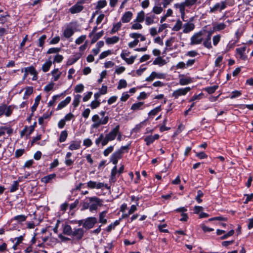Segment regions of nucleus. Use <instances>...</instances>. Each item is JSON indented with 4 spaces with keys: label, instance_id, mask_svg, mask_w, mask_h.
<instances>
[{
    "label": "nucleus",
    "instance_id": "obj_1",
    "mask_svg": "<svg viewBox=\"0 0 253 253\" xmlns=\"http://www.w3.org/2000/svg\"><path fill=\"white\" fill-rule=\"evenodd\" d=\"M130 146V143H129L126 146H122L119 149L114 152L110 157V162L116 165L118 163V160L122 158L123 154L125 152L127 153L128 152Z\"/></svg>",
    "mask_w": 253,
    "mask_h": 253
},
{
    "label": "nucleus",
    "instance_id": "obj_2",
    "mask_svg": "<svg viewBox=\"0 0 253 253\" xmlns=\"http://www.w3.org/2000/svg\"><path fill=\"white\" fill-rule=\"evenodd\" d=\"M109 120L108 116H106L102 119H100L99 116L97 114L94 115L91 118V121L93 122L92 125L93 128H98L101 125H104L108 123Z\"/></svg>",
    "mask_w": 253,
    "mask_h": 253
},
{
    "label": "nucleus",
    "instance_id": "obj_3",
    "mask_svg": "<svg viewBox=\"0 0 253 253\" xmlns=\"http://www.w3.org/2000/svg\"><path fill=\"white\" fill-rule=\"evenodd\" d=\"M206 30H201L199 32L195 33L190 39V44L191 45L199 44H201L203 41V37Z\"/></svg>",
    "mask_w": 253,
    "mask_h": 253
},
{
    "label": "nucleus",
    "instance_id": "obj_4",
    "mask_svg": "<svg viewBox=\"0 0 253 253\" xmlns=\"http://www.w3.org/2000/svg\"><path fill=\"white\" fill-rule=\"evenodd\" d=\"M90 205L89 209L90 211H96L99 206L102 205V200L96 197L88 198Z\"/></svg>",
    "mask_w": 253,
    "mask_h": 253
},
{
    "label": "nucleus",
    "instance_id": "obj_5",
    "mask_svg": "<svg viewBox=\"0 0 253 253\" xmlns=\"http://www.w3.org/2000/svg\"><path fill=\"white\" fill-rule=\"evenodd\" d=\"M84 234V230L82 228H75L73 230L72 235L71 236L73 239L77 241H80L82 239Z\"/></svg>",
    "mask_w": 253,
    "mask_h": 253
},
{
    "label": "nucleus",
    "instance_id": "obj_6",
    "mask_svg": "<svg viewBox=\"0 0 253 253\" xmlns=\"http://www.w3.org/2000/svg\"><path fill=\"white\" fill-rule=\"evenodd\" d=\"M87 186L91 189L96 188L97 189H109V187L108 186V184H104V183L99 182H95L92 181H89L87 183Z\"/></svg>",
    "mask_w": 253,
    "mask_h": 253
},
{
    "label": "nucleus",
    "instance_id": "obj_7",
    "mask_svg": "<svg viewBox=\"0 0 253 253\" xmlns=\"http://www.w3.org/2000/svg\"><path fill=\"white\" fill-rule=\"evenodd\" d=\"M96 223L97 218L96 217H89L84 220L83 227L86 229H89L92 228Z\"/></svg>",
    "mask_w": 253,
    "mask_h": 253
},
{
    "label": "nucleus",
    "instance_id": "obj_8",
    "mask_svg": "<svg viewBox=\"0 0 253 253\" xmlns=\"http://www.w3.org/2000/svg\"><path fill=\"white\" fill-rule=\"evenodd\" d=\"M190 90V87L178 88L173 92L172 96L178 98L180 96L186 95Z\"/></svg>",
    "mask_w": 253,
    "mask_h": 253
},
{
    "label": "nucleus",
    "instance_id": "obj_9",
    "mask_svg": "<svg viewBox=\"0 0 253 253\" xmlns=\"http://www.w3.org/2000/svg\"><path fill=\"white\" fill-rule=\"evenodd\" d=\"M166 77V75L164 73H157L153 71L151 73L150 75L146 79L145 81L147 82H152L155 79H165Z\"/></svg>",
    "mask_w": 253,
    "mask_h": 253
},
{
    "label": "nucleus",
    "instance_id": "obj_10",
    "mask_svg": "<svg viewBox=\"0 0 253 253\" xmlns=\"http://www.w3.org/2000/svg\"><path fill=\"white\" fill-rule=\"evenodd\" d=\"M83 2L78 1L75 5L70 7L69 11L72 14L78 13L81 12L83 9L84 6L82 5Z\"/></svg>",
    "mask_w": 253,
    "mask_h": 253
},
{
    "label": "nucleus",
    "instance_id": "obj_11",
    "mask_svg": "<svg viewBox=\"0 0 253 253\" xmlns=\"http://www.w3.org/2000/svg\"><path fill=\"white\" fill-rule=\"evenodd\" d=\"M109 141H111V140L106 135L104 136L103 133H101L98 138L95 140V143L97 146H99L100 143H101L102 146H104L106 145Z\"/></svg>",
    "mask_w": 253,
    "mask_h": 253
},
{
    "label": "nucleus",
    "instance_id": "obj_12",
    "mask_svg": "<svg viewBox=\"0 0 253 253\" xmlns=\"http://www.w3.org/2000/svg\"><path fill=\"white\" fill-rule=\"evenodd\" d=\"M109 141H111V140L106 135L104 136L103 133H101L98 138L95 140V143L97 146H99L100 143H101L102 146H104L106 145Z\"/></svg>",
    "mask_w": 253,
    "mask_h": 253
},
{
    "label": "nucleus",
    "instance_id": "obj_13",
    "mask_svg": "<svg viewBox=\"0 0 253 253\" xmlns=\"http://www.w3.org/2000/svg\"><path fill=\"white\" fill-rule=\"evenodd\" d=\"M109 141H111V140L106 135L104 136L103 133H101L98 138L95 140V143L97 146H99L100 143H101L102 146H104L106 145Z\"/></svg>",
    "mask_w": 253,
    "mask_h": 253
},
{
    "label": "nucleus",
    "instance_id": "obj_14",
    "mask_svg": "<svg viewBox=\"0 0 253 253\" xmlns=\"http://www.w3.org/2000/svg\"><path fill=\"white\" fill-rule=\"evenodd\" d=\"M226 8L225 2L221 1L220 2L216 3L213 7H210V12L215 13L217 10L221 11Z\"/></svg>",
    "mask_w": 253,
    "mask_h": 253
},
{
    "label": "nucleus",
    "instance_id": "obj_15",
    "mask_svg": "<svg viewBox=\"0 0 253 253\" xmlns=\"http://www.w3.org/2000/svg\"><path fill=\"white\" fill-rule=\"evenodd\" d=\"M119 129L120 126L119 125H117L109 133L107 134L106 136L108 137L111 141L114 140L119 132Z\"/></svg>",
    "mask_w": 253,
    "mask_h": 253
},
{
    "label": "nucleus",
    "instance_id": "obj_16",
    "mask_svg": "<svg viewBox=\"0 0 253 253\" xmlns=\"http://www.w3.org/2000/svg\"><path fill=\"white\" fill-rule=\"evenodd\" d=\"M159 137V135L158 134H155L154 135H149L144 138V141L146 142V144L149 146L153 143L155 140L158 139Z\"/></svg>",
    "mask_w": 253,
    "mask_h": 253
},
{
    "label": "nucleus",
    "instance_id": "obj_17",
    "mask_svg": "<svg viewBox=\"0 0 253 253\" xmlns=\"http://www.w3.org/2000/svg\"><path fill=\"white\" fill-rule=\"evenodd\" d=\"M82 56L81 53H76L71 58H69L67 62V65H71L76 62Z\"/></svg>",
    "mask_w": 253,
    "mask_h": 253
},
{
    "label": "nucleus",
    "instance_id": "obj_18",
    "mask_svg": "<svg viewBox=\"0 0 253 253\" xmlns=\"http://www.w3.org/2000/svg\"><path fill=\"white\" fill-rule=\"evenodd\" d=\"M81 140L72 141L69 146V149L70 150H76L81 148Z\"/></svg>",
    "mask_w": 253,
    "mask_h": 253
},
{
    "label": "nucleus",
    "instance_id": "obj_19",
    "mask_svg": "<svg viewBox=\"0 0 253 253\" xmlns=\"http://www.w3.org/2000/svg\"><path fill=\"white\" fill-rule=\"evenodd\" d=\"M24 72L33 75V80H36L37 79L38 72L33 66L24 68Z\"/></svg>",
    "mask_w": 253,
    "mask_h": 253
},
{
    "label": "nucleus",
    "instance_id": "obj_20",
    "mask_svg": "<svg viewBox=\"0 0 253 253\" xmlns=\"http://www.w3.org/2000/svg\"><path fill=\"white\" fill-rule=\"evenodd\" d=\"M133 14L131 11L126 12L121 18V21L123 23L129 22L132 17Z\"/></svg>",
    "mask_w": 253,
    "mask_h": 253
},
{
    "label": "nucleus",
    "instance_id": "obj_21",
    "mask_svg": "<svg viewBox=\"0 0 253 253\" xmlns=\"http://www.w3.org/2000/svg\"><path fill=\"white\" fill-rule=\"evenodd\" d=\"M62 228L63 229V234L66 235L71 236L73 230L70 225L67 224H63L62 225Z\"/></svg>",
    "mask_w": 253,
    "mask_h": 253
},
{
    "label": "nucleus",
    "instance_id": "obj_22",
    "mask_svg": "<svg viewBox=\"0 0 253 253\" xmlns=\"http://www.w3.org/2000/svg\"><path fill=\"white\" fill-rule=\"evenodd\" d=\"M195 28V25L191 22H188L183 25V30L184 33H188L193 31Z\"/></svg>",
    "mask_w": 253,
    "mask_h": 253
},
{
    "label": "nucleus",
    "instance_id": "obj_23",
    "mask_svg": "<svg viewBox=\"0 0 253 253\" xmlns=\"http://www.w3.org/2000/svg\"><path fill=\"white\" fill-rule=\"evenodd\" d=\"M246 50V46H245L236 49V53L240 55V58L242 60H246L247 58V56L245 54Z\"/></svg>",
    "mask_w": 253,
    "mask_h": 253
},
{
    "label": "nucleus",
    "instance_id": "obj_24",
    "mask_svg": "<svg viewBox=\"0 0 253 253\" xmlns=\"http://www.w3.org/2000/svg\"><path fill=\"white\" fill-rule=\"evenodd\" d=\"M71 100V97L70 96L67 97L64 100L62 101L59 103L56 110H58L63 108L70 102Z\"/></svg>",
    "mask_w": 253,
    "mask_h": 253
},
{
    "label": "nucleus",
    "instance_id": "obj_25",
    "mask_svg": "<svg viewBox=\"0 0 253 253\" xmlns=\"http://www.w3.org/2000/svg\"><path fill=\"white\" fill-rule=\"evenodd\" d=\"M144 108V102H138L133 104L131 106V110L136 111L140 110H142Z\"/></svg>",
    "mask_w": 253,
    "mask_h": 253
},
{
    "label": "nucleus",
    "instance_id": "obj_26",
    "mask_svg": "<svg viewBox=\"0 0 253 253\" xmlns=\"http://www.w3.org/2000/svg\"><path fill=\"white\" fill-rule=\"evenodd\" d=\"M107 211H103L99 213V222L102 224H106L107 222L106 217Z\"/></svg>",
    "mask_w": 253,
    "mask_h": 253
},
{
    "label": "nucleus",
    "instance_id": "obj_27",
    "mask_svg": "<svg viewBox=\"0 0 253 253\" xmlns=\"http://www.w3.org/2000/svg\"><path fill=\"white\" fill-rule=\"evenodd\" d=\"M52 61L51 60V57H50L48 60H47L42 66V70L43 72H47L49 70L50 68L52 65Z\"/></svg>",
    "mask_w": 253,
    "mask_h": 253
},
{
    "label": "nucleus",
    "instance_id": "obj_28",
    "mask_svg": "<svg viewBox=\"0 0 253 253\" xmlns=\"http://www.w3.org/2000/svg\"><path fill=\"white\" fill-rule=\"evenodd\" d=\"M120 40V38L118 36H113L111 38H107L106 39V43L107 44H115L117 43Z\"/></svg>",
    "mask_w": 253,
    "mask_h": 253
},
{
    "label": "nucleus",
    "instance_id": "obj_29",
    "mask_svg": "<svg viewBox=\"0 0 253 253\" xmlns=\"http://www.w3.org/2000/svg\"><path fill=\"white\" fill-rule=\"evenodd\" d=\"M26 218H27V216H26L24 214H21V215H18L15 216L11 219V221L15 220L18 223H21L25 221L26 220Z\"/></svg>",
    "mask_w": 253,
    "mask_h": 253
},
{
    "label": "nucleus",
    "instance_id": "obj_30",
    "mask_svg": "<svg viewBox=\"0 0 253 253\" xmlns=\"http://www.w3.org/2000/svg\"><path fill=\"white\" fill-rule=\"evenodd\" d=\"M182 78L179 79V84L181 85L188 84L192 82V79L190 78H185L184 75L181 76Z\"/></svg>",
    "mask_w": 253,
    "mask_h": 253
},
{
    "label": "nucleus",
    "instance_id": "obj_31",
    "mask_svg": "<svg viewBox=\"0 0 253 253\" xmlns=\"http://www.w3.org/2000/svg\"><path fill=\"white\" fill-rule=\"evenodd\" d=\"M145 13L143 10L139 12L137 14L134 22L141 23L144 21L145 19Z\"/></svg>",
    "mask_w": 253,
    "mask_h": 253
},
{
    "label": "nucleus",
    "instance_id": "obj_32",
    "mask_svg": "<svg viewBox=\"0 0 253 253\" xmlns=\"http://www.w3.org/2000/svg\"><path fill=\"white\" fill-rule=\"evenodd\" d=\"M120 56L122 59L125 61L126 63L129 65L133 64L136 58V56H131L129 58H127L126 57H125L124 54H121Z\"/></svg>",
    "mask_w": 253,
    "mask_h": 253
},
{
    "label": "nucleus",
    "instance_id": "obj_33",
    "mask_svg": "<svg viewBox=\"0 0 253 253\" xmlns=\"http://www.w3.org/2000/svg\"><path fill=\"white\" fill-rule=\"evenodd\" d=\"M166 64L165 60L163 59L162 57L159 56L156 58L153 62L154 65H158L160 66H163Z\"/></svg>",
    "mask_w": 253,
    "mask_h": 253
},
{
    "label": "nucleus",
    "instance_id": "obj_34",
    "mask_svg": "<svg viewBox=\"0 0 253 253\" xmlns=\"http://www.w3.org/2000/svg\"><path fill=\"white\" fill-rule=\"evenodd\" d=\"M51 74L53 76L54 81H57L60 78L61 72H59L58 69L56 68L53 70Z\"/></svg>",
    "mask_w": 253,
    "mask_h": 253
},
{
    "label": "nucleus",
    "instance_id": "obj_35",
    "mask_svg": "<svg viewBox=\"0 0 253 253\" xmlns=\"http://www.w3.org/2000/svg\"><path fill=\"white\" fill-rule=\"evenodd\" d=\"M41 99V96L40 95H38L36 97V98L35 99L34 104L31 107V111L32 112H34L36 110V109L40 103V101Z\"/></svg>",
    "mask_w": 253,
    "mask_h": 253
},
{
    "label": "nucleus",
    "instance_id": "obj_36",
    "mask_svg": "<svg viewBox=\"0 0 253 253\" xmlns=\"http://www.w3.org/2000/svg\"><path fill=\"white\" fill-rule=\"evenodd\" d=\"M122 27V23L121 22H119L117 23L114 24L112 29L110 31L111 34H114L118 31H119Z\"/></svg>",
    "mask_w": 253,
    "mask_h": 253
},
{
    "label": "nucleus",
    "instance_id": "obj_37",
    "mask_svg": "<svg viewBox=\"0 0 253 253\" xmlns=\"http://www.w3.org/2000/svg\"><path fill=\"white\" fill-rule=\"evenodd\" d=\"M155 18V15H152L149 16L148 14L147 15L145 20V24L147 25H150L154 23V19Z\"/></svg>",
    "mask_w": 253,
    "mask_h": 253
},
{
    "label": "nucleus",
    "instance_id": "obj_38",
    "mask_svg": "<svg viewBox=\"0 0 253 253\" xmlns=\"http://www.w3.org/2000/svg\"><path fill=\"white\" fill-rule=\"evenodd\" d=\"M121 220V219L116 220L115 222L109 225L107 227L106 231L107 232H110L112 230L114 229L116 226L119 225Z\"/></svg>",
    "mask_w": 253,
    "mask_h": 253
},
{
    "label": "nucleus",
    "instance_id": "obj_39",
    "mask_svg": "<svg viewBox=\"0 0 253 253\" xmlns=\"http://www.w3.org/2000/svg\"><path fill=\"white\" fill-rule=\"evenodd\" d=\"M107 1L106 0H102L97 1V5L95 7L96 10H99L104 8L107 5Z\"/></svg>",
    "mask_w": 253,
    "mask_h": 253
},
{
    "label": "nucleus",
    "instance_id": "obj_40",
    "mask_svg": "<svg viewBox=\"0 0 253 253\" xmlns=\"http://www.w3.org/2000/svg\"><path fill=\"white\" fill-rule=\"evenodd\" d=\"M74 33V31L71 28H68L64 30V36L66 38H70Z\"/></svg>",
    "mask_w": 253,
    "mask_h": 253
},
{
    "label": "nucleus",
    "instance_id": "obj_41",
    "mask_svg": "<svg viewBox=\"0 0 253 253\" xmlns=\"http://www.w3.org/2000/svg\"><path fill=\"white\" fill-rule=\"evenodd\" d=\"M103 31H101V32H99L98 33L94 35L91 40V43H95L99 38H100L103 36Z\"/></svg>",
    "mask_w": 253,
    "mask_h": 253
},
{
    "label": "nucleus",
    "instance_id": "obj_42",
    "mask_svg": "<svg viewBox=\"0 0 253 253\" xmlns=\"http://www.w3.org/2000/svg\"><path fill=\"white\" fill-rule=\"evenodd\" d=\"M226 27V26L224 23H217L213 26V29L215 31H219L224 29Z\"/></svg>",
    "mask_w": 253,
    "mask_h": 253
},
{
    "label": "nucleus",
    "instance_id": "obj_43",
    "mask_svg": "<svg viewBox=\"0 0 253 253\" xmlns=\"http://www.w3.org/2000/svg\"><path fill=\"white\" fill-rule=\"evenodd\" d=\"M218 88V85H214L213 86L206 87L205 90L209 94L213 93L215 90Z\"/></svg>",
    "mask_w": 253,
    "mask_h": 253
},
{
    "label": "nucleus",
    "instance_id": "obj_44",
    "mask_svg": "<svg viewBox=\"0 0 253 253\" xmlns=\"http://www.w3.org/2000/svg\"><path fill=\"white\" fill-rule=\"evenodd\" d=\"M20 181V178L16 181H14L13 183L12 184L10 189L9 190V191L10 192H14L15 191H16L18 189V186H19V182Z\"/></svg>",
    "mask_w": 253,
    "mask_h": 253
},
{
    "label": "nucleus",
    "instance_id": "obj_45",
    "mask_svg": "<svg viewBox=\"0 0 253 253\" xmlns=\"http://www.w3.org/2000/svg\"><path fill=\"white\" fill-rule=\"evenodd\" d=\"M182 25V22L179 19H178L176 21V23L175 24L173 27L172 28V30L174 31H178L181 29Z\"/></svg>",
    "mask_w": 253,
    "mask_h": 253
},
{
    "label": "nucleus",
    "instance_id": "obj_46",
    "mask_svg": "<svg viewBox=\"0 0 253 253\" xmlns=\"http://www.w3.org/2000/svg\"><path fill=\"white\" fill-rule=\"evenodd\" d=\"M68 136V132L66 130H63L61 131L60 137H59V141L60 142H64L66 139H67V137Z\"/></svg>",
    "mask_w": 253,
    "mask_h": 253
},
{
    "label": "nucleus",
    "instance_id": "obj_47",
    "mask_svg": "<svg viewBox=\"0 0 253 253\" xmlns=\"http://www.w3.org/2000/svg\"><path fill=\"white\" fill-rule=\"evenodd\" d=\"M81 95L79 94L76 95L74 97V99L73 102V105L75 108H76L80 102V99Z\"/></svg>",
    "mask_w": 253,
    "mask_h": 253
},
{
    "label": "nucleus",
    "instance_id": "obj_48",
    "mask_svg": "<svg viewBox=\"0 0 253 253\" xmlns=\"http://www.w3.org/2000/svg\"><path fill=\"white\" fill-rule=\"evenodd\" d=\"M55 175H47L41 179L42 182L47 183L54 178Z\"/></svg>",
    "mask_w": 253,
    "mask_h": 253
},
{
    "label": "nucleus",
    "instance_id": "obj_49",
    "mask_svg": "<svg viewBox=\"0 0 253 253\" xmlns=\"http://www.w3.org/2000/svg\"><path fill=\"white\" fill-rule=\"evenodd\" d=\"M127 86L126 81L124 79H121L119 81V84L117 86L118 89H121L123 88H125Z\"/></svg>",
    "mask_w": 253,
    "mask_h": 253
},
{
    "label": "nucleus",
    "instance_id": "obj_50",
    "mask_svg": "<svg viewBox=\"0 0 253 253\" xmlns=\"http://www.w3.org/2000/svg\"><path fill=\"white\" fill-rule=\"evenodd\" d=\"M46 39V36L45 35H42L39 39V46L40 47H42L43 46L44 41Z\"/></svg>",
    "mask_w": 253,
    "mask_h": 253
},
{
    "label": "nucleus",
    "instance_id": "obj_51",
    "mask_svg": "<svg viewBox=\"0 0 253 253\" xmlns=\"http://www.w3.org/2000/svg\"><path fill=\"white\" fill-rule=\"evenodd\" d=\"M114 150V146H110L104 150L103 154L105 157L108 156L109 154L113 152Z\"/></svg>",
    "mask_w": 253,
    "mask_h": 253
},
{
    "label": "nucleus",
    "instance_id": "obj_52",
    "mask_svg": "<svg viewBox=\"0 0 253 253\" xmlns=\"http://www.w3.org/2000/svg\"><path fill=\"white\" fill-rule=\"evenodd\" d=\"M161 110V106H158L152 110L149 113V115L150 116H155L157 114L158 112H159Z\"/></svg>",
    "mask_w": 253,
    "mask_h": 253
},
{
    "label": "nucleus",
    "instance_id": "obj_53",
    "mask_svg": "<svg viewBox=\"0 0 253 253\" xmlns=\"http://www.w3.org/2000/svg\"><path fill=\"white\" fill-rule=\"evenodd\" d=\"M100 104L101 103L100 101L97 100H93L91 102L90 106L92 109H94L99 107Z\"/></svg>",
    "mask_w": 253,
    "mask_h": 253
},
{
    "label": "nucleus",
    "instance_id": "obj_54",
    "mask_svg": "<svg viewBox=\"0 0 253 253\" xmlns=\"http://www.w3.org/2000/svg\"><path fill=\"white\" fill-rule=\"evenodd\" d=\"M204 195L203 192L201 190H198L197 191V195L195 198V199L198 203H201L202 202V200L201 199Z\"/></svg>",
    "mask_w": 253,
    "mask_h": 253
},
{
    "label": "nucleus",
    "instance_id": "obj_55",
    "mask_svg": "<svg viewBox=\"0 0 253 253\" xmlns=\"http://www.w3.org/2000/svg\"><path fill=\"white\" fill-rule=\"evenodd\" d=\"M198 0H185L184 3L186 7H191L195 4Z\"/></svg>",
    "mask_w": 253,
    "mask_h": 253
},
{
    "label": "nucleus",
    "instance_id": "obj_56",
    "mask_svg": "<svg viewBox=\"0 0 253 253\" xmlns=\"http://www.w3.org/2000/svg\"><path fill=\"white\" fill-rule=\"evenodd\" d=\"M54 85V83L53 82H50L49 84L45 86L44 88V90L46 92H49L50 90H52Z\"/></svg>",
    "mask_w": 253,
    "mask_h": 253
},
{
    "label": "nucleus",
    "instance_id": "obj_57",
    "mask_svg": "<svg viewBox=\"0 0 253 253\" xmlns=\"http://www.w3.org/2000/svg\"><path fill=\"white\" fill-rule=\"evenodd\" d=\"M24 149H19L16 150L15 152V157L16 158H18L21 157L24 153Z\"/></svg>",
    "mask_w": 253,
    "mask_h": 253
},
{
    "label": "nucleus",
    "instance_id": "obj_58",
    "mask_svg": "<svg viewBox=\"0 0 253 253\" xmlns=\"http://www.w3.org/2000/svg\"><path fill=\"white\" fill-rule=\"evenodd\" d=\"M84 88V86L83 84H79L77 85L75 88V91L77 93L82 92Z\"/></svg>",
    "mask_w": 253,
    "mask_h": 253
},
{
    "label": "nucleus",
    "instance_id": "obj_59",
    "mask_svg": "<svg viewBox=\"0 0 253 253\" xmlns=\"http://www.w3.org/2000/svg\"><path fill=\"white\" fill-rule=\"evenodd\" d=\"M86 39V36L85 35H82L80 37H79L77 39H76L75 42L77 44H80L82 43Z\"/></svg>",
    "mask_w": 253,
    "mask_h": 253
},
{
    "label": "nucleus",
    "instance_id": "obj_60",
    "mask_svg": "<svg viewBox=\"0 0 253 253\" xmlns=\"http://www.w3.org/2000/svg\"><path fill=\"white\" fill-rule=\"evenodd\" d=\"M199 55V53L197 51L195 50H191L188 51L186 53V55L191 57H194Z\"/></svg>",
    "mask_w": 253,
    "mask_h": 253
},
{
    "label": "nucleus",
    "instance_id": "obj_61",
    "mask_svg": "<svg viewBox=\"0 0 253 253\" xmlns=\"http://www.w3.org/2000/svg\"><path fill=\"white\" fill-rule=\"evenodd\" d=\"M111 51L110 50L102 52L99 55V59H102L109 55L111 54Z\"/></svg>",
    "mask_w": 253,
    "mask_h": 253
},
{
    "label": "nucleus",
    "instance_id": "obj_62",
    "mask_svg": "<svg viewBox=\"0 0 253 253\" xmlns=\"http://www.w3.org/2000/svg\"><path fill=\"white\" fill-rule=\"evenodd\" d=\"M162 11H163V8L161 6H155L153 8V12L156 14H159Z\"/></svg>",
    "mask_w": 253,
    "mask_h": 253
},
{
    "label": "nucleus",
    "instance_id": "obj_63",
    "mask_svg": "<svg viewBox=\"0 0 253 253\" xmlns=\"http://www.w3.org/2000/svg\"><path fill=\"white\" fill-rule=\"evenodd\" d=\"M33 92V88L32 86H28L26 88V90L25 91L24 96H29Z\"/></svg>",
    "mask_w": 253,
    "mask_h": 253
},
{
    "label": "nucleus",
    "instance_id": "obj_64",
    "mask_svg": "<svg viewBox=\"0 0 253 253\" xmlns=\"http://www.w3.org/2000/svg\"><path fill=\"white\" fill-rule=\"evenodd\" d=\"M221 36L219 35H217L216 36H214L213 37L212 40H213V44L214 46H216L218 42H219L220 40Z\"/></svg>",
    "mask_w": 253,
    "mask_h": 253
}]
</instances>
